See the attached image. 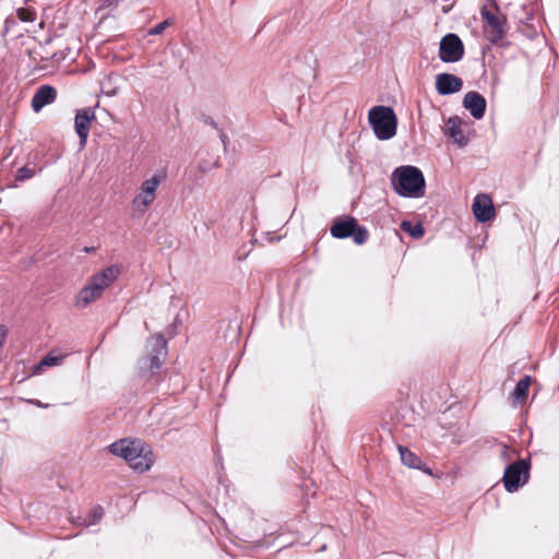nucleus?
I'll return each mask as SVG.
<instances>
[{
    "label": "nucleus",
    "mask_w": 559,
    "mask_h": 559,
    "mask_svg": "<svg viewBox=\"0 0 559 559\" xmlns=\"http://www.w3.org/2000/svg\"><path fill=\"white\" fill-rule=\"evenodd\" d=\"M109 451L124 459L139 473L148 471L154 463L151 447L141 439H120L109 445Z\"/></svg>",
    "instance_id": "f257e3e1"
},
{
    "label": "nucleus",
    "mask_w": 559,
    "mask_h": 559,
    "mask_svg": "<svg viewBox=\"0 0 559 559\" xmlns=\"http://www.w3.org/2000/svg\"><path fill=\"white\" fill-rule=\"evenodd\" d=\"M394 191L404 198H420L425 194L426 181L421 170L415 166H400L391 177Z\"/></svg>",
    "instance_id": "f03ea898"
},
{
    "label": "nucleus",
    "mask_w": 559,
    "mask_h": 559,
    "mask_svg": "<svg viewBox=\"0 0 559 559\" xmlns=\"http://www.w3.org/2000/svg\"><path fill=\"white\" fill-rule=\"evenodd\" d=\"M120 270L117 265H110L91 278V283L84 286L76 296V305L81 308L87 307L91 302L100 297L104 289L107 288L119 275Z\"/></svg>",
    "instance_id": "7ed1b4c3"
},
{
    "label": "nucleus",
    "mask_w": 559,
    "mask_h": 559,
    "mask_svg": "<svg viewBox=\"0 0 559 559\" xmlns=\"http://www.w3.org/2000/svg\"><path fill=\"white\" fill-rule=\"evenodd\" d=\"M368 121L374 135L381 141L390 140L396 134L397 117L391 107H372L368 112Z\"/></svg>",
    "instance_id": "20e7f679"
},
{
    "label": "nucleus",
    "mask_w": 559,
    "mask_h": 559,
    "mask_svg": "<svg viewBox=\"0 0 559 559\" xmlns=\"http://www.w3.org/2000/svg\"><path fill=\"white\" fill-rule=\"evenodd\" d=\"M332 237L345 239L353 237L356 245H364L369 238L368 229L358 224V221L349 215L338 216L333 221L330 228Z\"/></svg>",
    "instance_id": "39448f33"
},
{
    "label": "nucleus",
    "mask_w": 559,
    "mask_h": 559,
    "mask_svg": "<svg viewBox=\"0 0 559 559\" xmlns=\"http://www.w3.org/2000/svg\"><path fill=\"white\" fill-rule=\"evenodd\" d=\"M530 459H519L507 465L502 481L508 492H515L530 479Z\"/></svg>",
    "instance_id": "423d86ee"
},
{
    "label": "nucleus",
    "mask_w": 559,
    "mask_h": 559,
    "mask_svg": "<svg viewBox=\"0 0 559 559\" xmlns=\"http://www.w3.org/2000/svg\"><path fill=\"white\" fill-rule=\"evenodd\" d=\"M165 179L166 174L164 171H159L144 180L141 185L139 194L135 195L132 201L133 210L142 215L154 202L156 198V190Z\"/></svg>",
    "instance_id": "0eeeda50"
},
{
    "label": "nucleus",
    "mask_w": 559,
    "mask_h": 559,
    "mask_svg": "<svg viewBox=\"0 0 559 559\" xmlns=\"http://www.w3.org/2000/svg\"><path fill=\"white\" fill-rule=\"evenodd\" d=\"M480 15L485 22L484 33L491 44H498L506 36V15L492 13L486 5L480 9Z\"/></svg>",
    "instance_id": "6e6552de"
},
{
    "label": "nucleus",
    "mask_w": 559,
    "mask_h": 559,
    "mask_svg": "<svg viewBox=\"0 0 559 559\" xmlns=\"http://www.w3.org/2000/svg\"><path fill=\"white\" fill-rule=\"evenodd\" d=\"M150 354L142 361V368H147L152 373L160 369L167 356V343L162 334L152 336L147 342Z\"/></svg>",
    "instance_id": "1a4fd4ad"
},
{
    "label": "nucleus",
    "mask_w": 559,
    "mask_h": 559,
    "mask_svg": "<svg viewBox=\"0 0 559 559\" xmlns=\"http://www.w3.org/2000/svg\"><path fill=\"white\" fill-rule=\"evenodd\" d=\"M464 56V45L461 38L453 33L444 35L439 45V58L441 61L450 63L457 62Z\"/></svg>",
    "instance_id": "9d476101"
},
{
    "label": "nucleus",
    "mask_w": 559,
    "mask_h": 559,
    "mask_svg": "<svg viewBox=\"0 0 559 559\" xmlns=\"http://www.w3.org/2000/svg\"><path fill=\"white\" fill-rule=\"evenodd\" d=\"M95 118V114L91 108H84L76 112L74 124L75 131L80 139V145L83 147L86 144L92 120Z\"/></svg>",
    "instance_id": "9b49d317"
},
{
    "label": "nucleus",
    "mask_w": 559,
    "mask_h": 559,
    "mask_svg": "<svg viewBox=\"0 0 559 559\" xmlns=\"http://www.w3.org/2000/svg\"><path fill=\"white\" fill-rule=\"evenodd\" d=\"M473 213L479 223L489 222L495 216L492 200L487 194H478L473 202Z\"/></svg>",
    "instance_id": "f8f14e48"
},
{
    "label": "nucleus",
    "mask_w": 559,
    "mask_h": 559,
    "mask_svg": "<svg viewBox=\"0 0 559 559\" xmlns=\"http://www.w3.org/2000/svg\"><path fill=\"white\" fill-rule=\"evenodd\" d=\"M463 87L461 78L451 73H439L436 76V90L440 95L457 93Z\"/></svg>",
    "instance_id": "ddd939ff"
},
{
    "label": "nucleus",
    "mask_w": 559,
    "mask_h": 559,
    "mask_svg": "<svg viewBox=\"0 0 559 559\" xmlns=\"http://www.w3.org/2000/svg\"><path fill=\"white\" fill-rule=\"evenodd\" d=\"M463 106L475 119H481L486 112V99L478 92H467L463 98Z\"/></svg>",
    "instance_id": "4468645a"
},
{
    "label": "nucleus",
    "mask_w": 559,
    "mask_h": 559,
    "mask_svg": "<svg viewBox=\"0 0 559 559\" xmlns=\"http://www.w3.org/2000/svg\"><path fill=\"white\" fill-rule=\"evenodd\" d=\"M57 91L50 85H43L37 88L32 98V108L35 112H39L46 105L55 102Z\"/></svg>",
    "instance_id": "2eb2a0df"
},
{
    "label": "nucleus",
    "mask_w": 559,
    "mask_h": 559,
    "mask_svg": "<svg viewBox=\"0 0 559 559\" xmlns=\"http://www.w3.org/2000/svg\"><path fill=\"white\" fill-rule=\"evenodd\" d=\"M463 121L459 116L450 117L447 122V134L453 140L454 143L460 146H465L468 143V139L464 135L461 128Z\"/></svg>",
    "instance_id": "dca6fc26"
},
{
    "label": "nucleus",
    "mask_w": 559,
    "mask_h": 559,
    "mask_svg": "<svg viewBox=\"0 0 559 559\" xmlns=\"http://www.w3.org/2000/svg\"><path fill=\"white\" fill-rule=\"evenodd\" d=\"M397 450L401 456V461L405 466L424 471L429 475L432 474L429 467H425V464L423 463L421 459L417 456L415 453H413L408 448L404 445H399Z\"/></svg>",
    "instance_id": "f3484780"
},
{
    "label": "nucleus",
    "mask_w": 559,
    "mask_h": 559,
    "mask_svg": "<svg viewBox=\"0 0 559 559\" xmlns=\"http://www.w3.org/2000/svg\"><path fill=\"white\" fill-rule=\"evenodd\" d=\"M532 383L531 376L523 377L515 385L511 397L513 399L514 405H522L527 397L528 388Z\"/></svg>",
    "instance_id": "a211bd4d"
},
{
    "label": "nucleus",
    "mask_w": 559,
    "mask_h": 559,
    "mask_svg": "<svg viewBox=\"0 0 559 559\" xmlns=\"http://www.w3.org/2000/svg\"><path fill=\"white\" fill-rule=\"evenodd\" d=\"M402 228L408 233L413 238L419 239L424 236V228L420 224H412L411 222H403Z\"/></svg>",
    "instance_id": "6ab92c4d"
},
{
    "label": "nucleus",
    "mask_w": 559,
    "mask_h": 559,
    "mask_svg": "<svg viewBox=\"0 0 559 559\" xmlns=\"http://www.w3.org/2000/svg\"><path fill=\"white\" fill-rule=\"evenodd\" d=\"M104 515V509L100 506L95 507L84 519V524L91 526L96 524Z\"/></svg>",
    "instance_id": "aec40b11"
},
{
    "label": "nucleus",
    "mask_w": 559,
    "mask_h": 559,
    "mask_svg": "<svg viewBox=\"0 0 559 559\" xmlns=\"http://www.w3.org/2000/svg\"><path fill=\"white\" fill-rule=\"evenodd\" d=\"M35 176V169L28 168L27 166H23L16 170L15 181L23 182L27 179H31Z\"/></svg>",
    "instance_id": "412c9836"
},
{
    "label": "nucleus",
    "mask_w": 559,
    "mask_h": 559,
    "mask_svg": "<svg viewBox=\"0 0 559 559\" xmlns=\"http://www.w3.org/2000/svg\"><path fill=\"white\" fill-rule=\"evenodd\" d=\"M16 15L23 22H33L36 19V12L28 8L17 9Z\"/></svg>",
    "instance_id": "4be33fe9"
},
{
    "label": "nucleus",
    "mask_w": 559,
    "mask_h": 559,
    "mask_svg": "<svg viewBox=\"0 0 559 559\" xmlns=\"http://www.w3.org/2000/svg\"><path fill=\"white\" fill-rule=\"evenodd\" d=\"M171 24V22L169 20H165L163 21L162 23H158L157 25H155L154 27L150 28L147 31V35L150 36H156V35H159L162 34L169 25Z\"/></svg>",
    "instance_id": "5701e85b"
},
{
    "label": "nucleus",
    "mask_w": 559,
    "mask_h": 559,
    "mask_svg": "<svg viewBox=\"0 0 559 559\" xmlns=\"http://www.w3.org/2000/svg\"><path fill=\"white\" fill-rule=\"evenodd\" d=\"M516 455V452L508 445H502L500 449V457L503 462L511 461Z\"/></svg>",
    "instance_id": "b1692460"
},
{
    "label": "nucleus",
    "mask_w": 559,
    "mask_h": 559,
    "mask_svg": "<svg viewBox=\"0 0 559 559\" xmlns=\"http://www.w3.org/2000/svg\"><path fill=\"white\" fill-rule=\"evenodd\" d=\"M61 359H62L61 357L48 354L47 356H45L41 359L39 366H47V367L57 366L61 361Z\"/></svg>",
    "instance_id": "393cba45"
},
{
    "label": "nucleus",
    "mask_w": 559,
    "mask_h": 559,
    "mask_svg": "<svg viewBox=\"0 0 559 559\" xmlns=\"http://www.w3.org/2000/svg\"><path fill=\"white\" fill-rule=\"evenodd\" d=\"M444 1V4L442 5V12L443 13H449L452 8L454 7L456 0H443Z\"/></svg>",
    "instance_id": "a878e982"
},
{
    "label": "nucleus",
    "mask_w": 559,
    "mask_h": 559,
    "mask_svg": "<svg viewBox=\"0 0 559 559\" xmlns=\"http://www.w3.org/2000/svg\"><path fill=\"white\" fill-rule=\"evenodd\" d=\"M15 24V21L11 17H7L5 21H4V29H3V36L5 34H8V32L10 31L11 26H13Z\"/></svg>",
    "instance_id": "bb28decb"
},
{
    "label": "nucleus",
    "mask_w": 559,
    "mask_h": 559,
    "mask_svg": "<svg viewBox=\"0 0 559 559\" xmlns=\"http://www.w3.org/2000/svg\"><path fill=\"white\" fill-rule=\"evenodd\" d=\"M7 334H8V329L4 325H0V347L3 345Z\"/></svg>",
    "instance_id": "cd10ccee"
},
{
    "label": "nucleus",
    "mask_w": 559,
    "mask_h": 559,
    "mask_svg": "<svg viewBox=\"0 0 559 559\" xmlns=\"http://www.w3.org/2000/svg\"><path fill=\"white\" fill-rule=\"evenodd\" d=\"M218 131H219L221 141H222L224 147H226L227 142H228V138H227V135L222 130H218Z\"/></svg>",
    "instance_id": "c85d7f7f"
},
{
    "label": "nucleus",
    "mask_w": 559,
    "mask_h": 559,
    "mask_svg": "<svg viewBox=\"0 0 559 559\" xmlns=\"http://www.w3.org/2000/svg\"><path fill=\"white\" fill-rule=\"evenodd\" d=\"M205 122L209 123L214 129L218 130V127H217L216 122L213 119H211L210 117L205 118Z\"/></svg>",
    "instance_id": "c756f323"
},
{
    "label": "nucleus",
    "mask_w": 559,
    "mask_h": 559,
    "mask_svg": "<svg viewBox=\"0 0 559 559\" xmlns=\"http://www.w3.org/2000/svg\"><path fill=\"white\" fill-rule=\"evenodd\" d=\"M32 403L38 407H48V404H43L40 401H34Z\"/></svg>",
    "instance_id": "7c9ffc66"
}]
</instances>
